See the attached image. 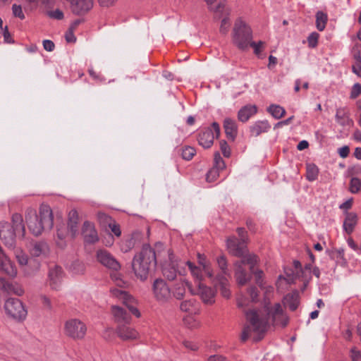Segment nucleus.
<instances>
[{"instance_id":"nucleus-1","label":"nucleus","mask_w":361,"mask_h":361,"mask_svg":"<svg viewBox=\"0 0 361 361\" xmlns=\"http://www.w3.org/2000/svg\"><path fill=\"white\" fill-rule=\"evenodd\" d=\"M245 317L249 325L245 326L241 340L245 341L250 336L252 331L256 333H264L267 330L269 322L274 326L285 327L289 318L279 302L271 305L265 301L263 310H250L245 312Z\"/></svg>"},{"instance_id":"nucleus-2","label":"nucleus","mask_w":361,"mask_h":361,"mask_svg":"<svg viewBox=\"0 0 361 361\" xmlns=\"http://www.w3.org/2000/svg\"><path fill=\"white\" fill-rule=\"evenodd\" d=\"M111 293L113 296L119 299L126 306V307L117 305L111 307L114 319L118 325L130 324L131 322L130 313L137 318L140 317V312L135 305V300L126 291L118 288H114L111 289Z\"/></svg>"},{"instance_id":"nucleus-3","label":"nucleus","mask_w":361,"mask_h":361,"mask_svg":"<svg viewBox=\"0 0 361 361\" xmlns=\"http://www.w3.org/2000/svg\"><path fill=\"white\" fill-rule=\"evenodd\" d=\"M25 220L29 230L36 236L41 235L44 231H50L54 225L52 211L48 205H42L39 214L35 210L27 209Z\"/></svg>"},{"instance_id":"nucleus-4","label":"nucleus","mask_w":361,"mask_h":361,"mask_svg":"<svg viewBox=\"0 0 361 361\" xmlns=\"http://www.w3.org/2000/svg\"><path fill=\"white\" fill-rule=\"evenodd\" d=\"M12 225L8 222H0V238L9 249L16 247V237L23 238L25 226L21 214L15 213L12 216Z\"/></svg>"},{"instance_id":"nucleus-5","label":"nucleus","mask_w":361,"mask_h":361,"mask_svg":"<svg viewBox=\"0 0 361 361\" xmlns=\"http://www.w3.org/2000/svg\"><path fill=\"white\" fill-rule=\"evenodd\" d=\"M156 264L154 250L149 245H144L140 252L133 257L132 267L137 277L141 281H145L149 270L155 267Z\"/></svg>"},{"instance_id":"nucleus-6","label":"nucleus","mask_w":361,"mask_h":361,"mask_svg":"<svg viewBox=\"0 0 361 361\" xmlns=\"http://www.w3.org/2000/svg\"><path fill=\"white\" fill-rule=\"evenodd\" d=\"M252 32L248 25L242 20H238L234 25L232 34L233 44L241 50H245L249 47L252 42Z\"/></svg>"},{"instance_id":"nucleus-7","label":"nucleus","mask_w":361,"mask_h":361,"mask_svg":"<svg viewBox=\"0 0 361 361\" xmlns=\"http://www.w3.org/2000/svg\"><path fill=\"white\" fill-rule=\"evenodd\" d=\"M258 262V257L255 255H248V256L236 260L233 263L234 266V275L238 284L244 286L248 283L252 279V274L246 271L244 266L249 265L250 271H253V267Z\"/></svg>"},{"instance_id":"nucleus-8","label":"nucleus","mask_w":361,"mask_h":361,"mask_svg":"<svg viewBox=\"0 0 361 361\" xmlns=\"http://www.w3.org/2000/svg\"><path fill=\"white\" fill-rule=\"evenodd\" d=\"M6 315L17 322H24L27 316V310L24 303L15 298H8L4 305Z\"/></svg>"},{"instance_id":"nucleus-9","label":"nucleus","mask_w":361,"mask_h":361,"mask_svg":"<svg viewBox=\"0 0 361 361\" xmlns=\"http://www.w3.org/2000/svg\"><path fill=\"white\" fill-rule=\"evenodd\" d=\"M207 3L209 9L212 11L216 18H221L220 32L226 34L230 27V22L228 9L226 8L225 0H204Z\"/></svg>"},{"instance_id":"nucleus-10","label":"nucleus","mask_w":361,"mask_h":361,"mask_svg":"<svg viewBox=\"0 0 361 361\" xmlns=\"http://www.w3.org/2000/svg\"><path fill=\"white\" fill-rule=\"evenodd\" d=\"M87 332V326L84 322L78 319L67 320L64 324L65 334L73 339H82Z\"/></svg>"},{"instance_id":"nucleus-11","label":"nucleus","mask_w":361,"mask_h":361,"mask_svg":"<svg viewBox=\"0 0 361 361\" xmlns=\"http://www.w3.org/2000/svg\"><path fill=\"white\" fill-rule=\"evenodd\" d=\"M16 257L25 276L32 275L39 268V262L29 259L27 255L21 250L16 251Z\"/></svg>"},{"instance_id":"nucleus-12","label":"nucleus","mask_w":361,"mask_h":361,"mask_svg":"<svg viewBox=\"0 0 361 361\" xmlns=\"http://www.w3.org/2000/svg\"><path fill=\"white\" fill-rule=\"evenodd\" d=\"M226 245L228 252L233 256L244 259L250 255L247 253L244 238L237 239L235 236L230 237L227 239Z\"/></svg>"},{"instance_id":"nucleus-13","label":"nucleus","mask_w":361,"mask_h":361,"mask_svg":"<svg viewBox=\"0 0 361 361\" xmlns=\"http://www.w3.org/2000/svg\"><path fill=\"white\" fill-rule=\"evenodd\" d=\"M152 290L155 298L160 302H166L171 298V290L163 279H156L153 283Z\"/></svg>"},{"instance_id":"nucleus-14","label":"nucleus","mask_w":361,"mask_h":361,"mask_svg":"<svg viewBox=\"0 0 361 361\" xmlns=\"http://www.w3.org/2000/svg\"><path fill=\"white\" fill-rule=\"evenodd\" d=\"M64 273L62 268L58 265L49 267L47 283L49 287L54 290H59L61 288Z\"/></svg>"},{"instance_id":"nucleus-15","label":"nucleus","mask_w":361,"mask_h":361,"mask_svg":"<svg viewBox=\"0 0 361 361\" xmlns=\"http://www.w3.org/2000/svg\"><path fill=\"white\" fill-rule=\"evenodd\" d=\"M96 257L97 261L108 269L118 271L121 268L120 263L111 253L105 250H98Z\"/></svg>"},{"instance_id":"nucleus-16","label":"nucleus","mask_w":361,"mask_h":361,"mask_svg":"<svg viewBox=\"0 0 361 361\" xmlns=\"http://www.w3.org/2000/svg\"><path fill=\"white\" fill-rule=\"evenodd\" d=\"M70 4V8L73 13L83 16L89 12L93 7V0H66Z\"/></svg>"},{"instance_id":"nucleus-17","label":"nucleus","mask_w":361,"mask_h":361,"mask_svg":"<svg viewBox=\"0 0 361 361\" xmlns=\"http://www.w3.org/2000/svg\"><path fill=\"white\" fill-rule=\"evenodd\" d=\"M0 271L11 278H15L18 274L14 263L4 254V251H0Z\"/></svg>"},{"instance_id":"nucleus-18","label":"nucleus","mask_w":361,"mask_h":361,"mask_svg":"<svg viewBox=\"0 0 361 361\" xmlns=\"http://www.w3.org/2000/svg\"><path fill=\"white\" fill-rule=\"evenodd\" d=\"M82 233L84 240L87 243L93 244L99 240V236L94 225L90 221L84 222Z\"/></svg>"},{"instance_id":"nucleus-19","label":"nucleus","mask_w":361,"mask_h":361,"mask_svg":"<svg viewBox=\"0 0 361 361\" xmlns=\"http://www.w3.org/2000/svg\"><path fill=\"white\" fill-rule=\"evenodd\" d=\"M198 288V294L204 303L212 305L215 302V290L202 283H199Z\"/></svg>"},{"instance_id":"nucleus-20","label":"nucleus","mask_w":361,"mask_h":361,"mask_svg":"<svg viewBox=\"0 0 361 361\" xmlns=\"http://www.w3.org/2000/svg\"><path fill=\"white\" fill-rule=\"evenodd\" d=\"M129 324L118 325L117 327V334L123 340H134L138 336L137 331L129 326Z\"/></svg>"},{"instance_id":"nucleus-21","label":"nucleus","mask_w":361,"mask_h":361,"mask_svg":"<svg viewBox=\"0 0 361 361\" xmlns=\"http://www.w3.org/2000/svg\"><path fill=\"white\" fill-rule=\"evenodd\" d=\"M216 286H219L221 295L225 298H229L231 290L229 289L228 281L226 277L217 275L215 278L210 279Z\"/></svg>"},{"instance_id":"nucleus-22","label":"nucleus","mask_w":361,"mask_h":361,"mask_svg":"<svg viewBox=\"0 0 361 361\" xmlns=\"http://www.w3.org/2000/svg\"><path fill=\"white\" fill-rule=\"evenodd\" d=\"M247 295L250 298L246 295H242L238 299V305L240 307H246L249 305L250 302H256L258 301L259 291L255 286H250L247 289Z\"/></svg>"},{"instance_id":"nucleus-23","label":"nucleus","mask_w":361,"mask_h":361,"mask_svg":"<svg viewBox=\"0 0 361 361\" xmlns=\"http://www.w3.org/2000/svg\"><path fill=\"white\" fill-rule=\"evenodd\" d=\"M30 252L33 257H45L49 252V247L47 243L44 241L35 242Z\"/></svg>"},{"instance_id":"nucleus-24","label":"nucleus","mask_w":361,"mask_h":361,"mask_svg":"<svg viewBox=\"0 0 361 361\" xmlns=\"http://www.w3.org/2000/svg\"><path fill=\"white\" fill-rule=\"evenodd\" d=\"M215 135L212 129H206L201 132L198 136V142L204 148H209L214 142Z\"/></svg>"},{"instance_id":"nucleus-25","label":"nucleus","mask_w":361,"mask_h":361,"mask_svg":"<svg viewBox=\"0 0 361 361\" xmlns=\"http://www.w3.org/2000/svg\"><path fill=\"white\" fill-rule=\"evenodd\" d=\"M357 223V215L354 212H346L343 221V229L348 234H351Z\"/></svg>"},{"instance_id":"nucleus-26","label":"nucleus","mask_w":361,"mask_h":361,"mask_svg":"<svg viewBox=\"0 0 361 361\" xmlns=\"http://www.w3.org/2000/svg\"><path fill=\"white\" fill-rule=\"evenodd\" d=\"M257 111V108L255 105H246L239 110L238 118L239 121L246 122L252 116L255 115Z\"/></svg>"},{"instance_id":"nucleus-27","label":"nucleus","mask_w":361,"mask_h":361,"mask_svg":"<svg viewBox=\"0 0 361 361\" xmlns=\"http://www.w3.org/2000/svg\"><path fill=\"white\" fill-rule=\"evenodd\" d=\"M224 127L228 138L234 140L236 137L238 129L234 120L227 118L224 120Z\"/></svg>"},{"instance_id":"nucleus-28","label":"nucleus","mask_w":361,"mask_h":361,"mask_svg":"<svg viewBox=\"0 0 361 361\" xmlns=\"http://www.w3.org/2000/svg\"><path fill=\"white\" fill-rule=\"evenodd\" d=\"M0 287L6 291L11 292L18 296L24 293V289L17 284L9 283L4 278H0Z\"/></svg>"},{"instance_id":"nucleus-29","label":"nucleus","mask_w":361,"mask_h":361,"mask_svg":"<svg viewBox=\"0 0 361 361\" xmlns=\"http://www.w3.org/2000/svg\"><path fill=\"white\" fill-rule=\"evenodd\" d=\"M283 303L291 311H295L299 305V295L298 293H288L283 297Z\"/></svg>"},{"instance_id":"nucleus-30","label":"nucleus","mask_w":361,"mask_h":361,"mask_svg":"<svg viewBox=\"0 0 361 361\" xmlns=\"http://www.w3.org/2000/svg\"><path fill=\"white\" fill-rule=\"evenodd\" d=\"M270 127L267 121H258L250 126V132L252 135L257 137L262 133L267 132Z\"/></svg>"},{"instance_id":"nucleus-31","label":"nucleus","mask_w":361,"mask_h":361,"mask_svg":"<svg viewBox=\"0 0 361 361\" xmlns=\"http://www.w3.org/2000/svg\"><path fill=\"white\" fill-rule=\"evenodd\" d=\"M335 118L336 122L342 126H350L353 123V121L350 118L348 113L343 108L336 109Z\"/></svg>"},{"instance_id":"nucleus-32","label":"nucleus","mask_w":361,"mask_h":361,"mask_svg":"<svg viewBox=\"0 0 361 361\" xmlns=\"http://www.w3.org/2000/svg\"><path fill=\"white\" fill-rule=\"evenodd\" d=\"M185 265L188 267L189 271H190L192 277L197 280L199 283H201V281L203 279V272L202 267L196 266L195 264L191 262L190 261H187L185 263Z\"/></svg>"},{"instance_id":"nucleus-33","label":"nucleus","mask_w":361,"mask_h":361,"mask_svg":"<svg viewBox=\"0 0 361 361\" xmlns=\"http://www.w3.org/2000/svg\"><path fill=\"white\" fill-rule=\"evenodd\" d=\"M180 265L178 264L176 268L174 265L171 264H165L162 269L164 276L171 281L175 279L177 272H178L180 274H182V271L180 269Z\"/></svg>"},{"instance_id":"nucleus-34","label":"nucleus","mask_w":361,"mask_h":361,"mask_svg":"<svg viewBox=\"0 0 361 361\" xmlns=\"http://www.w3.org/2000/svg\"><path fill=\"white\" fill-rule=\"evenodd\" d=\"M67 231H69L73 237H74L78 231V214L75 210H72L69 213V221Z\"/></svg>"},{"instance_id":"nucleus-35","label":"nucleus","mask_w":361,"mask_h":361,"mask_svg":"<svg viewBox=\"0 0 361 361\" xmlns=\"http://www.w3.org/2000/svg\"><path fill=\"white\" fill-rule=\"evenodd\" d=\"M198 262L204 270V274L209 279H213V271L211 268L210 264L207 261L204 255L197 254Z\"/></svg>"},{"instance_id":"nucleus-36","label":"nucleus","mask_w":361,"mask_h":361,"mask_svg":"<svg viewBox=\"0 0 361 361\" xmlns=\"http://www.w3.org/2000/svg\"><path fill=\"white\" fill-rule=\"evenodd\" d=\"M319 173V168L313 163L306 164V178L310 181H314L317 179Z\"/></svg>"},{"instance_id":"nucleus-37","label":"nucleus","mask_w":361,"mask_h":361,"mask_svg":"<svg viewBox=\"0 0 361 361\" xmlns=\"http://www.w3.org/2000/svg\"><path fill=\"white\" fill-rule=\"evenodd\" d=\"M188 286V282L180 281L177 283L173 288V295L177 300L183 298L185 294V288Z\"/></svg>"},{"instance_id":"nucleus-38","label":"nucleus","mask_w":361,"mask_h":361,"mask_svg":"<svg viewBox=\"0 0 361 361\" xmlns=\"http://www.w3.org/2000/svg\"><path fill=\"white\" fill-rule=\"evenodd\" d=\"M217 265L221 270V273L219 275L224 276L225 277H230L231 273L228 269L227 260L224 255L219 256L216 259Z\"/></svg>"},{"instance_id":"nucleus-39","label":"nucleus","mask_w":361,"mask_h":361,"mask_svg":"<svg viewBox=\"0 0 361 361\" xmlns=\"http://www.w3.org/2000/svg\"><path fill=\"white\" fill-rule=\"evenodd\" d=\"M67 228L65 226H60L57 228V233L56 236L57 239L56 240L57 245L63 248L65 247L66 243V238L67 235Z\"/></svg>"},{"instance_id":"nucleus-40","label":"nucleus","mask_w":361,"mask_h":361,"mask_svg":"<svg viewBox=\"0 0 361 361\" xmlns=\"http://www.w3.org/2000/svg\"><path fill=\"white\" fill-rule=\"evenodd\" d=\"M267 111L272 115L276 119H279L282 118L285 114L286 110L283 107L276 105V104H271L267 108Z\"/></svg>"},{"instance_id":"nucleus-41","label":"nucleus","mask_w":361,"mask_h":361,"mask_svg":"<svg viewBox=\"0 0 361 361\" xmlns=\"http://www.w3.org/2000/svg\"><path fill=\"white\" fill-rule=\"evenodd\" d=\"M327 15L322 11L316 13V26L319 31L324 30L327 22Z\"/></svg>"},{"instance_id":"nucleus-42","label":"nucleus","mask_w":361,"mask_h":361,"mask_svg":"<svg viewBox=\"0 0 361 361\" xmlns=\"http://www.w3.org/2000/svg\"><path fill=\"white\" fill-rule=\"evenodd\" d=\"M195 304V301L194 300H185L180 303V309L183 312L192 314L196 311Z\"/></svg>"},{"instance_id":"nucleus-43","label":"nucleus","mask_w":361,"mask_h":361,"mask_svg":"<svg viewBox=\"0 0 361 361\" xmlns=\"http://www.w3.org/2000/svg\"><path fill=\"white\" fill-rule=\"evenodd\" d=\"M97 220L102 227H107L114 220L111 216L104 212L97 213Z\"/></svg>"},{"instance_id":"nucleus-44","label":"nucleus","mask_w":361,"mask_h":361,"mask_svg":"<svg viewBox=\"0 0 361 361\" xmlns=\"http://www.w3.org/2000/svg\"><path fill=\"white\" fill-rule=\"evenodd\" d=\"M349 190L351 193H357L361 190V180L360 178L353 177L350 179Z\"/></svg>"},{"instance_id":"nucleus-45","label":"nucleus","mask_w":361,"mask_h":361,"mask_svg":"<svg viewBox=\"0 0 361 361\" xmlns=\"http://www.w3.org/2000/svg\"><path fill=\"white\" fill-rule=\"evenodd\" d=\"M183 324L189 329H195L199 326V322L193 316L188 315L183 318Z\"/></svg>"},{"instance_id":"nucleus-46","label":"nucleus","mask_w":361,"mask_h":361,"mask_svg":"<svg viewBox=\"0 0 361 361\" xmlns=\"http://www.w3.org/2000/svg\"><path fill=\"white\" fill-rule=\"evenodd\" d=\"M195 153L196 150L195 148L187 146L182 150V157L183 159L189 161L192 159Z\"/></svg>"},{"instance_id":"nucleus-47","label":"nucleus","mask_w":361,"mask_h":361,"mask_svg":"<svg viewBox=\"0 0 361 361\" xmlns=\"http://www.w3.org/2000/svg\"><path fill=\"white\" fill-rule=\"evenodd\" d=\"M251 274L255 276L256 283L261 288H263V276L264 273L260 269H255L253 267V271H250Z\"/></svg>"},{"instance_id":"nucleus-48","label":"nucleus","mask_w":361,"mask_h":361,"mask_svg":"<svg viewBox=\"0 0 361 361\" xmlns=\"http://www.w3.org/2000/svg\"><path fill=\"white\" fill-rule=\"evenodd\" d=\"M72 271L75 274H82L85 272V265L80 262H74L71 267Z\"/></svg>"},{"instance_id":"nucleus-49","label":"nucleus","mask_w":361,"mask_h":361,"mask_svg":"<svg viewBox=\"0 0 361 361\" xmlns=\"http://www.w3.org/2000/svg\"><path fill=\"white\" fill-rule=\"evenodd\" d=\"M319 37V34L316 32L310 34L307 37L308 47L310 48H315L317 46Z\"/></svg>"},{"instance_id":"nucleus-50","label":"nucleus","mask_w":361,"mask_h":361,"mask_svg":"<svg viewBox=\"0 0 361 361\" xmlns=\"http://www.w3.org/2000/svg\"><path fill=\"white\" fill-rule=\"evenodd\" d=\"M225 163L219 152L214 154V167L219 170H223L225 168Z\"/></svg>"},{"instance_id":"nucleus-51","label":"nucleus","mask_w":361,"mask_h":361,"mask_svg":"<svg viewBox=\"0 0 361 361\" xmlns=\"http://www.w3.org/2000/svg\"><path fill=\"white\" fill-rule=\"evenodd\" d=\"M39 299L41 301L42 305H43L44 308L48 310H51L52 309V304L51 299L47 296L46 295L41 294L39 295Z\"/></svg>"},{"instance_id":"nucleus-52","label":"nucleus","mask_w":361,"mask_h":361,"mask_svg":"<svg viewBox=\"0 0 361 361\" xmlns=\"http://www.w3.org/2000/svg\"><path fill=\"white\" fill-rule=\"evenodd\" d=\"M219 171L216 168H212L211 170L208 171L207 173V180L208 182H213L216 180L217 177L219 176Z\"/></svg>"},{"instance_id":"nucleus-53","label":"nucleus","mask_w":361,"mask_h":361,"mask_svg":"<svg viewBox=\"0 0 361 361\" xmlns=\"http://www.w3.org/2000/svg\"><path fill=\"white\" fill-rule=\"evenodd\" d=\"M47 14L49 18L55 20H62L64 17L63 11L59 8L54 11H49Z\"/></svg>"},{"instance_id":"nucleus-54","label":"nucleus","mask_w":361,"mask_h":361,"mask_svg":"<svg viewBox=\"0 0 361 361\" xmlns=\"http://www.w3.org/2000/svg\"><path fill=\"white\" fill-rule=\"evenodd\" d=\"M12 11L14 16L18 17L21 20L25 18V15L23 12V9L20 5L14 4L12 6Z\"/></svg>"},{"instance_id":"nucleus-55","label":"nucleus","mask_w":361,"mask_h":361,"mask_svg":"<svg viewBox=\"0 0 361 361\" xmlns=\"http://www.w3.org/2000/svg\"><path fill=\"white\" fill-rule=\"evenodd\" d=\"M133 239H128L121 244V250L123 252H128L133 247Z\"/></svg>"},{"instance_id":"nucleus-56","label":"nucleus","mask_w":361,"mask_h":361,"mask_svg":"<svg viewBox=\"0 0 361 361\" xmlns=\"http://www.w3.org/2000/svg\"><path fill=\"white\" fill-rule=\"evenodd\" d=\"M350 357L352 361H361V352L356 347H353L350 351Z\"/></svg>"},{"instance_id":"nucleus-57","label":"nucleus","mask_w":361,"mask_h":361,"mask_svg":"<svg viewBox=\"0 0 361 361\" xmlns=\"http://www.w3.org/2000/svg\"><path fill=\"white\" fill-rule=\"evenodd\" d=\"M361 94V85L360 83H355L353 85L351 92L350 98L355 99Z\"/></svg>"},{"instance_id":"nucleus-58","label":"nucleus","mask_w":361,"mask_h":361,"mask_svg":"<svg viewBox=\"0 0 361 361\" xmlns=\"http://www.w3.org/2000/svg\"><path fill=\"white\" fill-rule=\"evenodd\" d=\"M107 227L110 228L111 232L117 237H119L121 234L120 226L114 220Z\"/></svg>"},{"instance_id":"nucleus-59","label":"nucleus","mask_w":361,"mask_h":361,"mask_svg":"<svg viewBox=\"0 0 361 361\" xmlns=\"http://www.w3.org/2000/svg\"><path fill=\"white\" fill-rule=\"evenodd\" d=\"M220 148L224 157H228L230 156V147L225 140H221L220 142Z\"/></svg>"},{"instance_id":"nucleus-60","label":"nucleus","mask_w":361,"mask_h":361,"mask_svg":"<svg viewBox=\"0 0 361 361\" xmlns=\"http://www.w3.org/2000/svg\"><path fill=\"white\" fill-rule=\"evenodd\" d=\"M264 44V42L262 41H259L258 42H251L249 44L250 47L254 49V52L255 54L258 55L261 52V48Z\"/></svg>"},{"instance_id":"nucleus-61","label":"nucleus","mask_w":361,"mask_h":361,"mask_svg":"<svg viewBox=\"0 0 361 361\" xmlns=\"http://www.w3.org/2000/svg\"><path fill=\"white\" fill-rule=\"evenodd\" d=\"M2 30V35L4 36V40L6 43L12 44L14 42V40L12 39L7 26H6L4 28L1 29Z\"/></svg>"},{"instance_id":"nucleus-62","label":"nucleus","mask_w":361,"mask_h":361,"mask_svg":"<svg viewBox=\"0 0 361 361\" xmlns=\"http://www.w3.org/2000/svg\"><path fill=\"white\" fill-rule=\"evenodd\" d=\"M44 49L47 51H52L54 49V43L49 39H44L42 42Z\"/></svg>"},{"instance_id":"nucleus-63","label":"nucleus","mask_w":361,"mask_h":361,"mask_svg":"<svg viewBox=\"0 0 361 361\" xmlns=\"http://www.w3.org/2000/svg\"><path fill=\"white\" fill-rule=\"evenodd\" d=\"M207 361H228V358L224 355L216 354L209 356Z\"/></svg>"},{"instance_id":"nucleus-64","label":"nucleus","mask_w":361,"mask_h":361,"mask_svg":"<svg viewBox=\"0 0 361 361\" xmlns=\"http://www.w3.org/2000/svg\"><path fill=\"white\" fill-rule=\"evenodd\" d=\"M350 152V149L348 146H343L338 149V153L339 156L342 158H345L348 156Z\"/></svg>"}]
</instances>
